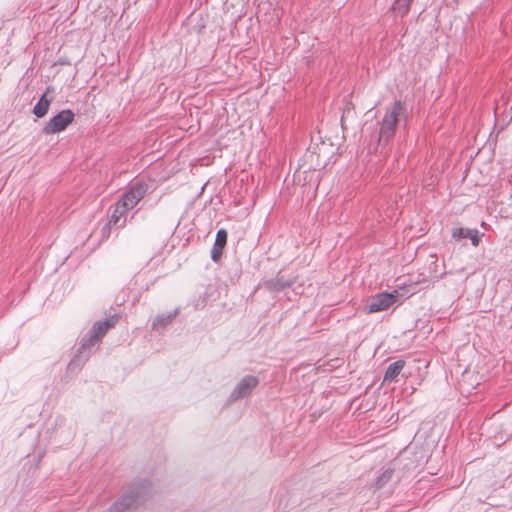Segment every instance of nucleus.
Wrapping results in <instances>:
<instances>
[{"label":"nucleus","instance_id":"4468645a","mask_svg":"<svg viewBox=\"0 0 512 512\" xmlns=\"http://www.w3.org/2000/svg\"><path fill=\"white\" fill-rule=\"evenodd\" d=\"M413 0H395L393 9L402 17L405 16Z\"/></svg>","mask_w":512,"mask_h":512},{"label":"nucleus","instance_id":"7ed1b4c3","mask_svg":"<svg viewBox=\"0 0 512 512\" xmlns=\"http://www.w3.org/2000/svg\"><path fill=\"white\" fill-rule=\"evenodd\" d=\"M400 293L394 290L391 293L383 292L373 296L365 306L364 311L368 314L384 311L399 300Z\"/></svg>","mask_w":512,"mask_h":512},{"label":"nucleus","instance_id":"9d476101","mask_svg":"<svg viewBox=\"0 0 512 512\" xmlns=\"http://www.w3.org/2000/svg\"><path fill=\"white\" fill-rule=\"evenodd\" d=\"M100 340L98 338H94L93 337V333L92 332H88L82 339V343H81V347H80V350L79 352L80 353H85L86 351H88V353L85 355V358H88L89 357V354L91 352V349L93 347L96 346V344L99 342Z\"/></svg>","mask_w":512,"mask_h":512},{"label":"nucleus","instance_id":"1a4fd4ad","mask_svg":"<svg viewBox=\"0 0 512 512\" xmlns=\"http://www.w3.org/2000/svg\"><path fill=\"white\" fill-rule=\"evenodd\" d=\"M405 362L402 360L391 363L386 370L384 381H395L404 367Z\"/></svg>","mask_w":512,"mask_h":512},{"label":"nucleus","instance_id":"f257e3e1","mask_svg":"<svg viewBox=\"0 0 512 512\" xmlns=\"http://www.w3.org/2000/svg\"><path fill=\"white\" fill-rule=\"evenodd\" d=\"M147 189L148 187L146 184L137 183L123 194L121 199L115 205L109 223L117 227L123 226L126 222V213L138 204L146 194Z\"/></svg>","mask_w":512,"mask_h":512},{"label":"nucleus","instance_id":"20e7f679","mask_svg":"<svg viewBox=\"0 0 512 512\" xmlns=\"http://www.w3.org/2000/svg\"><path fill=\"white\" fill-rule=\"evenodd\" d=\"M259 384V378L255 375H245L234 386L229 399L234 402L249 397Z\"/></svg>","mask_w":512,"mask_h":512},{"label":"nucleus","instance_id":"39448f33","mask_svg":"<svg viewBox=\"0 0 512 512\" xmlns=\"http://www.w3.org/2000/svg\"><path fill=\"white\" fill-rule=\"evenodd\" d=\"M74 120V113L67 109L60 111L57 115L49 120L43 127L42 131L46 135L56 134L64 131L68 125Z\"/></svg>","mask_w":512,"mask_h":512},{"label":"nucleus","instance_id":"2eb2a0df","mask_svg":"<svg viewBox=\"0 0 512 512\" xmlns=\"http://www.w3.org/2000/svg\"><path fill=\"white\" fill-rule=\"evenodd\" d=\"M227 242V232L224 229H220L216 234L215 246L222 249Z\"/></svg>","mask_w":512,"mask_h":512},{"label":"nucleus","instance_id":"9b49d317","mask_svg":"<svg viewBox=\"0 0 512 512\" xmlns=\"http://www.w3.org/2000/svg\"><path fill=\"white\" fill-rule=\"evenodd\" d=\"M50 103L51 99L47 98V93H44L34 106L33 113L39 118L45 116L48 112Z\"/></svg>","mask_w":512,"mask_h":512},{"label":"nucleus","instance_id":"dca6fc26","mask_svg":"<svg viewBox=\"0 0 512 512\" xmlns=\"http://www.w3.org/2000/svg\"><path fill=\"white\" fill-rule=\"evenodd\" d=\"M221 253V249L214 247L212 251V258L213 260H217V256Z\"/></svg>","mask_w":512,"mask_h":512},{"label":"nucleus","instance_id":"ddd939ff","mask_svg":"<svg viewBox=\"0 0 512 512\" xmlns=\"http://www.w3.org/2000/svg\"><path fill=\"white\" fill-rule=\"evenodd\" d=\"M133 499L129 496L122 497L111 507V512H122L132 506Z\"/></svg>","mask_w":512,"mask_h":512},{"label":"nucleus","instance_id":"f8f14e48","mask_svg":"<svg viewBox=\"0 0 512 512\" xmlns=\"http://www.w3.org/2000/svg\"><path fill=\"white\" fill-rule=\"evenodd\" d=\"M175 316H176V312H169V313L157 315L152 323V327L154 329H156L158 327H164L167 324H169L174 319Z\"/></svg>","mask_w":512,"mask_h":512},{"label":"nucleus","instance_id":"423d86ee","mask_svg":"<svg viewBox=\"0 0 512 512\" xmlns=\"http://www.w3.org/2000/svg\"><path fill=\"white\" fill-rule=\"evenodd\" d=\"M334 151V146L331 143H327L325 141L312 147L309 157L313 158L316 156L317 158L314 168L325 167L328 165L332 155L334 154Z\"/></svg>","mask_w":512,"mask_h":512},{"label":"nucleus","instance_id":"6e6552de","mask_svg":"<svg viewBox=\"0 0 512 512\" xmlns=\"http://www.w3.org/2000/svg\"><path fill=\"white\" fill-rule=\"evenodd\" d=\"M116 323V320L114 318L106 319L103 321L96 322L90 332L93 333L94 338H98L101 340V338L106 334V332L114 326Z\"/></svg>","mask_w":512,"mask_h":512},{"label":"nucleus","instance_id":"0eeeda50","mask_svg":"<svg viewBox=\"0 0 512 512\" xmlns=\"http://www.w3.org/2000/svg\"><path fill=\"white\" fill-rule=\"evenodd\" d=\"M454 238H468L473 246H478L480 242L479 232L475 229L455 228L452 231Z\"/></svg>","mask_w":512,"mask_h":512},{"label":"nucleus","instance_id":"f03ea898","mask_svg":"<svg viewBox=\"0 0 512 512\" xmlns=\"http://www.w3.org/2000/svg\"><path fill=\"white\" fill-rule=\"evenodd\" d=\"M404 107L401 102H395L385 112L379 131V144L387 143L394 135L399 117L403 113Z\"/></svg>","mask_w":512,"mask_h":512}]
</instances>
